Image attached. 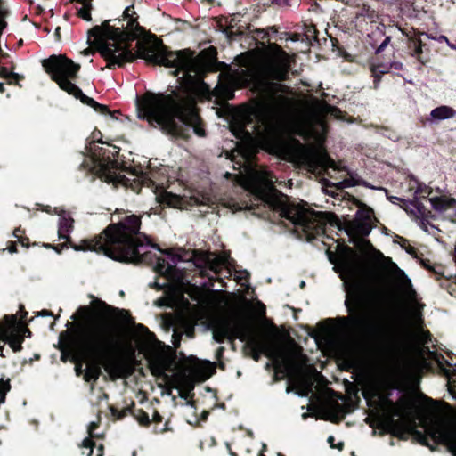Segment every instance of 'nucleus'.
I'll return each instance as SVG.
<instances>
[{
    "instance_id": "nucleus-1",
    "label": "nucleus",
    "mask_w": 456,
    "mask_h": 456,
    "mask_svg": "<svg viewBox=\"0 0 456 456\" xmlns=\"http://www.w3.org/2000/svg\"><path fill=\"white\" fill-rule=\"evenodd\" d=\"M122 214L125 216L118 222L110 224L99 235L82 240L79 244L72 242L68 235L73 228V219L62 217L59 238L67 240L76 251L89 250L118 262L151 266L166 281L160 284L154 281L149 285H227L224 281L232 277L237 285H244V270L229 267L225 258L199 249H161L140 232V216Z\"/></svg>"
},
{
    "instance_id": "nucleus-2",
    "label": "nucleus",
    "mask_w": 456,
    "mask_h": 456,
    "mask_svg": "<svg viewBox=\"0 0 456 456\" xmlns=\"http://www.w3.org/2000/svg\"><path fill=\"white\" fill-rule=\"evenodd\" d=\"M252 37L256 45L263 48L260 58L250 70L253 87L258 96L256 110L259 122L265 126L261 147L281 159L316 167L320 160L317 150L303 144L294 136L286 135L273 124L289 103L288 94L291 90L283 82L289 79L290 57L280 45L270 42L268 29L256 28L252 31Z\"/></svg>"
},
{
    "instance_id": "nucleus-3",
    "label": "nucleus",
    "mask_w": 456,
    "mask_h": 456,
    "mask_svg": "<svg viewBox=\"0 0 456 456\" xmlns=\"http://www.w3.org/2000/svg\"><path fill=\"white\" fill-rule=\"evenodd\" d=\"M77 314L81 320L77 322L71 347L81 353L83 359L92 362L85 370L84 380L96 383L102 374V368L113 379L129 374L131 370L125 353L129 351L130 356L134 357V349L130 344L125 346L107 317L116 314L124 322L134 325L142 332L149 333L148 328L141 323L135 324L128 310L114 307L101 300L94 307L79 306Z\"/></svg>"
},
{
    "instance_id": "nucleus-4",
    "label": "nucleus",
    "mask_w": 456,
    "mask_h": 456,
    "mask_svg": "<svg viewBox=\"0 0 456 456\" xmlns=\"http://www.w3.org/2000/svg\"><path fill=\"white\" fill-rule=\"evenodd\" d=\"M100 27L103 28L107 40L101 41L99 53L107 61L106 68L109 69L122 68L126 63L140 58L149 64L175 68L172 72L175 77L183 72V78L191 84H199L203 82L216 59V50L213 46L202 50L197 55L189 48L170 51L156 35L139 40L136 44L137 51L134 53L131 49V42L135 40L134 34L110 25V20H104Z\"/></svg>"
},
{
    "instance_id": "nucleus-5",
    "label": "nucleus",
    "mask_w": 456,
    "mask_h": 456,
    "mask_svg": "<svg viewBox=\"0 0 456 456\" xmlns=\"http://www.w3.org/2000/svg\"><path fill=\"white\" fill-rule=\"evenodd\" d=\"M345 305L348 315L336 319L327 318L318 323L324 334L331 331L336 321L355 342L378 346L388 342L395 326L403 316V308L383 297L378 289H409L415 294L414 287H344Z\"/></svg>"
},
{
    "instance_id": "nucleus-6",
    "label": "nucleus",
    "mask_w": 456,
    "mask_h": 456,
    "mask_svg": "<svg viewBox=\"0 0 456 456\" xmlns=\"http://www.w3.org/2000/svg\"><path fill=\"white\" fill-rule=\"evenodd\" d=\"M136 110L140 119L172 136L187 139L190 128L199 137L207 135L196 102L187 94L146 91L136 97Z\"/></svg>"
},
{
    "instance_id": "nucleus-7",
    "label": "nucleus",
    "mask_w": 456,
    "mask_h": 456,
    "mask_svg": "<svg viewBox=\"0 0 456 456\" xmlns=\"http://www.w3.org/2000/svg\"><path fill=\"white\" fill-rule=\"evenodd\" d=\"M333 269L342 278V285H412L403 270L378 251L374 258L361 257L350 247L338 254L327 251Z\"/></svg>"
},
{
    "instance_id": "nucleus-8",
    "label": "nucleus",
    "mask_w": 456,
    "mask_h": 456,
    "mask_svg": "<svg viewBox=\"0 0 456 456\" xmlns=\"http://www.w3.org/2000/svg\"><path fill=\"white\" fill-rule=\"evenodd\" d=\"M42 66L51 77V79L56 82L61 90L80 100L82 103L92 107L96 112L102 115H110L111 117H114L115 113H120L119 110L111 112L107 105L101 104L86 95L77 86L72 83V80L77 77L81 67L66 55L53 54L42 61Z\"/></svg>"
},
{
    "instance_id": "nucleus-9",
    "label": "nucleus",
    "mask_w": 456,
    "mask_h": 456,
    "mask_svg": "<svg viewBox=\"0 0 456 456\" xmlns=\"http://www.w3.org/2000/svg\"><path fill=\"white\" fill-rule=\"evenodd\" d=\"M323 212H317L301 201L289 204L281 209V216L290 221L296 227L300 228L306 240L312 241L325 233L326 219Z\"/></svg>"
},
{
    "instance_id": "nucleus-10",
    "label": "nucleus",
    "mask_w": 456,
    "mask_h": 456,
    "mask_svg": "<svg viewBox=\"0 0 456 456\" xmlns=\"http://www.w3.org/2000/svg\"><path fill=\"white\" fill-rule=\"evenodd\" d=\"M118 166V163L116 160H113L108 157L107 159H103L95 164L93 170L102 181L108 183H119L124 186H130L133 191L140 190L141 185L146 183L147 181L150 180L148 178L147 173L142 171L141 167L139 170L134 168L130 173L136 176L138 179H141L142 182L134 180L135 186H133L129 178L126 177L124 175L117 173Z\"/></svg>"
},
{
    "instance_id": "nucleus-11",
    "label": "nucleus",
    "mask_w": 456,
    "mask_h": 456,
    "mask_svg": "<svg viewBox=\"0 0 456 456\" xmlns=\"http://www.w3.org/2000/svg\"><path fill=\"white\" fill-rule=\"evenodd\" d=\"M244 342H246V346L250 349L251 357L254 361L258 362L262 354L273 357L278 342L277 327L273 324V330L258 334L254 332L252 323H250Z\"/></svg>"
},
{
    "instance_id": "nucleus-12",
    "label": "nucleus",
    "mask_w": 456,
    "mask_h": 456,
    "mask_svg": "<svg viewBox=\"0 0 456 456\" xmlns=\"http://www.w3.org/2000/svg\"><path fill=\"white\" fill-rule=\"evenodd\" d=\"M251 321L239 311L232 319H225L213 330V338L217 343H224L226 339L235 338L245 341L248 336V328Z\"/></svg>"
},
{
    "instance_id": "nucleus-13",
    "label": "nucleus",
    "mask_w": 456,
    "mask_h": 456,
    "mask_svg": "<svg viewBox=\"0 0 456 456\" xmlns=\"http://www.w3.org/2000/svg\"><path fill=\"white\" fill-rule=\"evenodd\" d=\"M427 434L437 444L447 446L456 456V428L443 424H433L427 428Z\"/></svg>"
},
{
    "instance_id": "nucleus-14",
    "label": "nucleus",
    "mask_w": 456,
    "mask_h": 456,
    "mask_svg": "<svg viewBox=\"0 0 456 456\" xmlns=\"http://www.w3.org/2000/svg\"><path fill=\"white\" fill-rule=\"evenodd\" d=\"M110 411L116 419H122L128 414H131L141 426L149 427L151 424L149 414L142 409H136L134 402H132L131 406L125 407L121 411L111 405L110 406Z\"/></svg>"
},
{
    "instance_id": "nucleus-15",
    "label": "nucleus",
    "mask_w": 456,
    "mask_h": 456,
    "mask_svg": "<svg viewBox=\"0 0 456 456\" xmlns=\"http://www.w3.org/2000/svg\"><path fill=\"white\" fill-rule=\"evenodd\" d=\"M72 318L77 321L73 324L71 332H69L68 330H66L61 334V337H62L64 335H67V337H68V342H67V345L65 346V348H64V346L61 348V360L63 362H66L68 360H70L72 362H77L78 359L83 358V354L81 353L72 349V347H71L72 346L71 341H72L73 338L75 337V332H76L77 322L81 320L77 314V311L76 312L75 314L72 315Z\"/></svg>"
},
{
    "instance_id": "nucleus-16",
    "label": "nucleus",
    "mask_w": 456,
    "mask_h": 456,
    "mask_svg": "<svg viewBox=\"0 0 456 456\" xmlns=\"http://www.w3.org/2000/svg\"><path fill=\"white\" fill-rule=\"evenodd\" d=\"M0 322L6 324V343L9 344L13 352H20L22 349L23 339L11 332V330L13 329L18 323L17 315L6 314L4 316Z\"/></svg>"
},
{
    "instance_id": "nucleus-17",
    "label": "nucleus",
    "mask_w": 456,
    "mask_h": 456,
    "mask_svg": "<svg viewBox=\"0 0 456 456\" xmlns=\"http://www.w3.org/2000/svg\"><path fill=\"white\" fill-rule=\"evenodd\" d=\"M402 33L408 37V48L411 51V55L412 57H416L418 61L420 62L422 65H426L429 59L424 58L423 53V47L426 45L422 40L419 37H409V35L403 29L400 28Z\"/></svg>"
},
{
    "instance_id": "nucleus-18",
    "label": "nucleus",
    "mask_w": 456,
    "mask_h": 456,
    "mask_svg": "<svg viewBox=\"0 0 456 456\" xmlns=\"http://www.w3.org/2000/svg\"><path fill=\"white\" fill-rule=\"evenodd\" d=\"M371 229L370 224L360 221L359 219H354L348 224L346 232L349 236L364 237L370 234Z\"/></svg>"
},
{
    "instance_id": "nucleus-19",
    "label": "nucleus",
    "mask_w": 456,
    "mask_h": 456,
    "mask_svg": "<svg viewBox=\"0 0 456 456\" xmlns=\"http://www.w3.org/2000/svg\"><path fill=\"white\" fill-rule=\"evenodd\" d=\"M79 447L84 449L82 454H86V456H104V445L102 444L96 445L91 437H86Z\"/></svg>"
},
{
    "instance_id": "nucleus-20",
    "label": "nucleus",
    "mask_w": 456,
    "mask_h": 456,
    "mask_svg": "<svg viewBox=\"0 0 456 456\" xmlns=\"http://www.w3.org/2000/svg\"><path fill=\"white\" fill-rule=\"evenodd\" d=\"M456 116V110L447 105H441L433 109L430 112L431 120H444Z\"/></svg>"
},
{
    "instance_id": "nucleus-21",
    "label": "nucleus",
    "mask_w": 456,
    "mask_h": 456,
    "mask_svg": "<svg viewBox=\"0 0 456 456\" xmlns=\"http://www.w3.org/2000/svg\"><path fill=\"white\" fill-rule=\"evenodd\" d=\"M429 201L432 208L437 211H445L454 208L456 205V200L453 198L434 197L429 199Z\"/></svg>"
},
{
    "instance_id": "nucleus-22",
    "label": "nucleus",
    "mask_w": 456,
    "mask_h": 456,
    "mask_svg": "<svg viewBox=\"0 0 456 456\" xmlns=\"http://www.w3.org/2000/svg\"><path fill=\"white\" fill-rule=\"evenodd\" d=\"M149 368L153 376L160 377L164 375L167 370V362L161 356H159L157 359L149 362Z\"/></svg>"
},
{
    "instance_id": "nucleus-23",
    "label": "nucleus",
    "mask_w": 456,
    "mask_h": 456,
    "mask_svg": "<svg viewBox=\"0 0 456 456\" xmlns=\"http://www.w3.org/2000/svg\"><path fill=\"white\" fill-rule=\"evenodd\" d=\"M163 421V417L155 410L152 415V419H151V423H154V430L153 432L156 434H162L167 431H172V428H169L170 420L167 419L162 427H159V424Z\"/></svg>"
},
{
    "instance_id": "nucleus-24",
    "label": "nucleus",
    "mask_w": 456,
    "mask_h": 456,
    "mask_svg": "<svg viewBox=\"0 0 456 456\" xmlns=\"http://www.w3.org/2000/svg\"><path fill=\"white\" fill-rule=\"evenodd\" d=\"M373 218V209L370 207L362 203L359 207V209L356 212V216L354 219H359L360 221L367 222L371 224Z\"/></svg>"
},
{
    "instance_id": "nucleus-25",
    "label": "nucleus",
    "mask_w": 456,
    "mask_h": 456,
    "mask_svg": "<svg viewBox=\"0 0 456 456\" xmlns=\"http://www.w3.org/2000/svg\"><path fill=\"white\" fill-rule=\"evenodd\" d=\"M387 403L393 409V414L391 417H389L387 424V425L380 424V427L386 428V432L391 433L394 436H395L396 435L395 432L393 429H391L390 428L397 425V421L394 419V417H399L401 415V411H400V410H398L395 407V405L392 400L387 399Z\"/></svg>"
},
{
    "instance_id": "nucleus-26",
    "label": "nucleus",
    "mask_w": 456,
    "mask_h": 456,
    "mask_svg": "<svg viewBox=\"0 0 456 456\" xmlns=\"http://www.w3.org/2000/svg\"><path fill=\"white\" fill-rule=\"evenodd\" d=\"M424 351L428 354L431 359L436 362V363L445 375H449V370L444 368V363H446L447 365L451 364L445 360L442 354L430 351L428 346H424Z\"/></svg>"
},
{
    "instance_id": "nucleus-27",
    "label": "nucleus",
    "mask_w": 456,
    "mask_h": 456,
    "mask_svg": "<svg viewBox=\"0 0 456 456\" xmlns=\"http://www.w3.org/2000/svg\"><path fill=\"white\" fill-rule=\"evenodd\" d=\"M121 28L124 29V31L130 32L134 35L135 39L138 37L139 33H142L144 31V28L140 26L137 18H130L127 20L126 27L124 28V25L122 24Z\"/></svg>"
},
{
    "instance_id": "nucleus-28",
    "label": "nucleus",
    "mask_w": 456,
    "mask_h": 456,
    "mask_svg": "<svg viewBox=\"0 0 456 456\" xmlns=\"http://www.w3.org/2000/svg\"><path fill=\"white\" fill-rule=\"evenodd\" d=\"M336 409H337L338 416L332 419V422H334V423H339L342 419H344V418L346 417V414H349L354 411V408L349 403L344 404V405L337 403Z\"/></svg>"
},
{
    "instance_id": "nucleus-29",
    "label": "nucleus",
    "mask_w": 456,
    "mask_h": 456,
    "mask_svg": "<svg viewBox=\"0 0 456 456\" xmlns=\"http://www.w3.org/2000/svg\"><path fill=\"white\" fill-rule=\"evenodd\" d=\"M411 205H412L418 211L419 215L423 219H427L432 216L431 211L428 210L422 202H420L417 198L413 200L409 201Z\"/></svg>"
},
{
    "instance_id": "nucleus-30",
    "label": "nucleus",
    "mask_w": 456,
    "mask_h": 456,
    "mask_svg": "<svg viewBox=\"0 0 456 456\" xmlns=\"http://www.w3.org/2000/svg\"><path fill=\"white\" fill-rule=\"evenodd\" d=\"M88 37H94L96 43H97V49L99 50L101 47V41L106 40L105 36L103 34V28L100 27L99 25L94 26L89 31H88Z\"/></svg>"
},
{
    "instance_id": "nucleus-31",
    "label": "nucleus",
    "mask_w": 456,
    "mask_h": 456,
    "mask_svg": "<svg viewBox=\"0 0 456 456\" xmlns=\"http://www.w3.org/2000/svg\"><path fill=\"white\" fill-rule=\"evenodd\" d=\"M153 289H156L157 290H162L164 289H173L175 291L179 293H189L190 289H202L210 291L214 287H152Z\"/></svg>"
},
{
    "instance_id": "nucleus-32",
    "label": "nucleus",
    "mask_w": 456,
    "mask_h": 456,
    "mask_svg": "<svg viewBox=\"0 0 456 456\" xmlns=\"http://www.w3.org/2000/svg\"><path fill=\"white\" fill-rule=\"evenodd\" d=\"M318 30L314 24L305 25L304 34L306 39L310 42L315 41L318 42Z\"/></svg>"
},
{
    "instance_id": "nucleus-33",
    "label": "nucleus",
    "mask_w": 456,
    "mask_h": 456,
    "mask_svg": "<svg viewBox=\"0 0 456 456\" xmlns=\"http://www.w3.org/2000/svg\"><path fill=\"white\" fill-rule=\"evenodd\" d=\"M92 9H93L92 4L91 5H89V4L83 5L82 7L77 9V17H79L80 19H82L84 20L91 21L92 20V15H91Z\"/></svg>"
},
{
    "instance_id": "nucleus-34",
    "label": "nucleus",
    "mask_w": 456,
    "mask_h": 456,
    "mask_svg": "<svg viewBox=\"0 0 456 456\" xmlns=\"http://www.w3.org/2000/svg\"><path fill=\"white\" fill-rule=\"evenodd\" d=\"M370 70L371 73V77H373V88L378 89L382 78V76L384 75V71H380L377 69H372L370 67Z\"/></svg>"
},
{
    "instance_id": "nucleus-35",
    "label": "nucleus",
    "mask_w": 456,
    "mask_h": 456,
    "mask_svg": "<svg viewBox=\"0 0 456 456\" xmlns=\"http://www.w3.org/2000/svg\"><path fill=\"white\" fill-rule=\"evenodd\" d=\"M6 324L4 322H0V342L6 343ZM4 346L0 345V356L5 357L4 354Z\"/></svg>"
},
{
    "instance_id": "nucleus-36",
    "label": "nucleus",
    "mask_w": 456,
    "mask_h": 456,
    "mask_svg": "<svg viewBox=\"0 0 456 456\" xmlns=\"http://www.w3.org/2000/svg\"><path fill=\"white\" fill-rule=\"evenodd\" d=\"M254 311L259 318H265L266 308L265 304L257 300L254 305Z\"/></svg>"
},
{
    "instance_id": "nucleus-37",
    "label": "nucleus",
    "mask_w": 456,
    "mask_h": 456,
    "mask_svg": "<svg viewBox=\"0 0 456 456\" xmlns=\"http://www.w3.org/2000/svg\"><path fill=\"white\" fill-rule=\"evenodd\" d=\"M372 69H379L380 71H384V75L389 73L390 68L389 64L384 63V62H378V63H370V65Z\"/></svg>"
},
{
    "instance_id": "nucleus-38",
    "label": "nucleus",
    "mask_w": 456,
    "mask_h": 456,
    "mask_svg": "<svg viewBox=\"0 0 456 456\" xmlns=\"http://www.w3.org/2000/svg\"><path fill=\"white\" fill-rule=\"evenodd\" d=\"M135 14V12L134 11V5L127 6L125 11L123 12V19L118 20L119 22L125 20H129L130 18H134L133 15Z\"/></svg>"
},
{
    "instance_id": "nucleus-39",
    "label": "nucleus",
    "mask_w": 456,
    "mask_h": 456,
    "mask_svg": "<svg viewBox=\"0 0 456 456\" xmlns=\"http://www.w3.org/2000/svg\"><path fill=\"white\" fill-rule=\"evenodd\" d=\"M11 390V380L10 379H0V392L7 394Z\"/></svg>"
},
{
    "instance_id": "nucleus-40",
    "label": "nucleus",
    "mask_w": 456,
    "mask_h": 456,
    "mask_svg": "<svg viewBox=\"0 0 456 456\" xmlns=\"http://www.w3.org/2000/svg\"><path fill=\"white\" fill-rule=\"evenodd\" d=\"M327 441L331 448H337L339 451H342L344 449V446H345L344 443L339 442L338 444H336L335 437L333 436H330L328 437Z\"/></svg>"
},
{
    "instance_id": "nucleus-41",
    "label": "nucleus",
    "mask_w": 456,
    "mask_h": 456,
    "mask_svg": "<svg viewBox=\"0 0 456 456\" xmlns=\"http://www.w3.org/2000/svg\"><path fill=\"white\" fill-rule=\"evenodd\" d=\"M67 243H69L67 240H66L65 243L58 244L56 246L49 244V243H46V244H44V247L46 248H53L56 252L61 253V250L67 246Z\"/></svg>"
},
{
    "instance_id": "nucleus-42",
    "label": "nucleus",
    "mask_w": 456,
    "mask_h": 456,
    "mask_svg": "<svg viewBox=\"0 0 456 456\" xmlns=\"http://www.w3.org/2000/svg\"><path fill=\"white\" fill-rule=\"evenodd\" d=\"M390 41H391V37H389V36L386 37L385 39L383 40V42L377 48L376 53L379 54V53H382L385 50V48L387 47V45L390 43Z\"/></svg>"
},
{
    "instance_id": "nucleus-43",
    "label": "nucleus",
    "mask_w": 456,
    "mask_h": 456,
    "mask_svg": "<svg viewBox=\"0 0 456 456\" xmlns=\"http://www.w3.org/2000/svg\"><path fill=\"white\" fill-rule=\"evenodd\" d=\"M99 428V422H95V421H92L89 425H88V434H89V437H91L93 439V437H95L97 436L96 435L94 434V431L95 429H97Z\"/></svg>"
},
{
    "instance_id": "nucleus-44",
    "label": "nucleus",
    "mask_w": 456,
    "mask_h": 456,
    "mask_svg": "<svg viewBox=\"0 0 456 456\" xmlns=\"http://www.w3.org/2000/svg\"><path fill=\"white\" fill-rule=\"evenodd\" d=\"M432 335L428 330H425L421 334V342L424 346L431 341Z\"/></svg>"
},
{
    "instance_id": "nucleus-45",
    "label": "nucleus",
    "mask_w": 456,
    "mask_h": 456,
    "mask_svg": "<svg viewBox=\"0 0 456 456\" xmlns=\"http://www.w3.org/2000/svg\"><path fill=\"white\" fill-rule=\"evenodd\" d=\"M75 362H76V366H75L76 375L77 376H81L82 374L84 375L85 370L83 369V362H80L79 359Z\"/></svg>"
},
{
    "instance_id": "nucleus-46",
    "label": "nucleus",
    "mask_w": 456,
    "mask_h": 456,
    "mask_svg": "<svg viewBox=\"0 0 456 456\" xmlns=\"http://www.w3.org/2000/svg\"><path fill=\"white\" fill-rule=\"evenodd\" d=\"M20 311L21 313L20 319V324L25 325L28 312L25 310V307L23 305H20Z\"/></svg>"
},
{
    "instance_id": "nucleus-47",
    "label": "nucleus",
    "mask_w": 456,
    "mask_h": 456,
    "mask_svg": "<svg viewBox=\"0 0 456 456\" xmlns=\"http://www.w3.org/2000/svg\"><path fill=\"white\" fill-rule=\"evenodd\" d=\"M428 193L429 195L431 193V189L426 185H419L416 190V194H423Z\"/></svg>"
},
{
    "instance_id": "nucleus-48",
    "label": "nucleus",
    "mask_w": 456,
    "mask_h": 456,
    "mask_svg": "<svg viewBox=\"0 0 456 456\" xmlns=\"http://www.w3.org/2000/svg\"><path fill=\"white\" fill-rule=\"evenodd\" d=\"M405 251L414 256V257H417V255H418V249L416 248H414L413 246L408 244L405 248H404Z\"/></svg>"
},
{
    "instance_id": "nucleus-49",
    "label": "nucleus",
    "mask_w": 456,
    "mask_h": 456,
    "mask_svg": "<svg viewBox=\"0 0 456 456\" xmlns=\"http://www.w3.org/2000/svg\"><path fill=\"white\" fill-rule=\"evenodd\" d=\"M389 68L394 70H402L403 69V64L400 61H392L389 63Z\"/></svg>"
},
{
    "instance_id": "nucleus-50",
    "label": "nucleus",
    "mask_w": 456,
    "mask_h": 456,
    "mask_svg": "<svg viewBox=\"0 0 456 456\" xmlns=\"http://www.w3.org/2000/svg\"><path fill=\"white\" fill-rule=\"evenodd\" d=\"M18 241L20 243L22 247L28 248L29 247V239L24 235H21L20 238H19Z\"/></svg>"
},
{
    "instance_id": "nucleus-51",
    "label": "nucleus",
    "mask_w": 456,
    "mask_h": 456,
    "mask_svg": "<svg viewBox=\"0 0 456 456\" xmlns=\"http://www.w3.org/2000/svg\"><path fill=\"white\" fill-rule=\"evenodd\" d=\"M25 234V230L22 229L20 226V227H17L14 229L13 231V236L19 240V238L21 237V235H24Z\"/></svg>"
},
{
    "instance_id": "nucleus-52",
    "label": "nucleus",
    "mask_w": 456,
    "mask_h": 456,
    "mask_svg": "<svg viewBox=\"0 0 456 456\" xmlns=\"http://www.w3.org/2000/svg\"><path fill=\"white\" fill-rule=\"evenodd\" d=\"M7 249H8V251L11 254L16 253L17 252V244H16V242L15 241H9Z\"/></svg>"
},
{
    "instance_id": "nucleus-53",
    "label": "nucleus",
    "mask_w": 456,
    "mask_h": 456,
    "mask_svg": "<svg viewBox=\"0 0 456 456\" xmlns=\"http://www.w3.org/2000/svg\"><path fill=\"white\" fill-rule=\"evenodd\" d=\"M224 353V347L219 346L216 351V359L220 361Z\"/></svg>"
},
{
    "instance_id": "nucleus-54",
    "label": "nucleus",
    "mask_w": 456,
    "mask_h": 456,
    "mask_svg": "<svg viewBox=\"0 0 456 456\" xmlns=\"http://www.w3.org/2000/svg\"><path fill=\"white\" fill-rule=\"evenodd\" d=\"M438 40H439V42H444H444H446V43H447V45H448L452 49H456V45H454L451 44V43L449 42V40H448L447 37H445V36H440Z\"/></svg>"
},
{
    "instance_id": "nucleus-55",
    "label": "nucleus",
    "mask_w": 456,
    "mask_h": 456,
    "mask_svg": "<svg viewBox=\"0 0 456 456\" xmlns=\"http://www.w3.org/2000/svg\"><path fill=\"white\" fill-rule=\"evenodd\" d=\"M398 243L401 245L403 248H404L409 244L408 240L403 237L398 236Z\"/></svg>"
},
{
    "instance_id": "nucleus-56",
    "label": "nucleus",
    "mask_w": 456,
    "mask_h": 456,
    "mask_svg": "<svg viewBox=\"0 0 456 456\" xmlns=\"http://www.w3.org/2000/svg\"><path fill=\"white\" fill-rule=\"evenodd\" d=\"M37 315H41V316H53V313L51 311L44 309L41 312H39L37 314Z\"/></svg>"
},
{
    "instance_id": "nucleus-57",
    "label": "nucleus",
    "mask_w": 456,
    "mask_h": 456,
    "mask_svg": "<svg viewBox=\"0 0 456 456\" xmlns=\"http://www.w3.org/2000/svg\"><path fill=\"white\" fill-rule=\"evenodd\" d=\"M266 29L269 31V39H271L272 35L278 33V30L275 27H268Z\"/></svg>"
},
{
    "instance_id": "nucleus-58",
    "label": "nucleus",
    "mask_w": 456,
    "mask_h": 456,
    "mask_svg": "<svg viewBox=\"0 0 456 456\" xmlns=\"http://www.w3.org/2000/svg\"><path fill=\"white\" fill-rule=\"evenodd\" d=\"M72 2L79 3L82 5L92 4L93 0H71Z\"/></svg>"
},
{
    "instance_id": "nucleus-59",
    "label": "nucleus",
    "mask_w": 456,
    "mask_h": 456,
    "mask_svg": "<svg viewBox=\"0 0 456 456\" xmlns=\"http://www.w3.org/2000/svg\"><path fill=\"white\" fill-rule=\"evenodd\" d=\"M389 200L392 202V203H395L396 201H401V202H403V203H406V201L399 197H390L389 198Z\"/></svg>"
},
{
    "instance_id": "nucleus-60",
    "label": "nucleus",
    "mask_w": 456,
    "mask_h": 456,
    "mask_svg": "<svg viewBox=\"0 0 456 456\" xmlns=\"http://www.w3.org/2000/svg\"><path fill=\"white\" fill-rule=\"evenodd\" d=\"M6 395L4 392H0V405L5 403L6 400Z\"/></svg>"
},
{
    "instance_id": "nucleus-61",
    "label": "nucleus",
    "mask_w": 456,
    "mask_h": 456,
    "mask_svg": "<svg viewBox=\"0 0 456 456\" xmlns=\"http://www.w3.org/2000/svg\"><path fill=\"white\" fill-rule=\"evenodd\" d=\"M288 2V0H272V3L276 4L278 5L284 4Z\"/></svg>"
},
{
    "instance_id": "nucleus-62",
    "label": "nucleus",
    "mask_w": 456,
    "mask_h": 456,
    "mask_svg": "<svg viewBox=\"0 0 456 456\" xmlns=\"http://www.w3.org/2000/svg\"><path fill=\"white\" fill-rule=\"evenodd\" d=\"M330 40L332 42V46L333 47H337L338 45V40L337 38H335V37H330Z\"/></svg>"
},
{
    "instance_id": "nucleus-63",
    "label": "nucleus",
    "mask_w": 456,
    "mask_h": 456,
    "mask_svg": "<svg viewBox=\"0 0 456 456\" xmlns=\"http://www.w3.org/2000/svg\"><path fill=\"white\" fill-rule=\"evenodd\" d=\"M55 36L57 37L58 39H60L61 37V28L58 27L56 29H55V32H54Z\"/></svg>"
},
{
    "instance_id": "nucleus-64",
    "label": "nucleus",
    "mask_w": 456,
    "mask_h": 456,
    "mask_svg": "<svg viewBox=\"0 0 456 456\" xmlns=\"http://www.w3.org/2000/svg\"><path fill=\"white\" fill-rule=\"evenodd\" d=\"M5 91L4 84L0 82V93H4Z\"/></svg>"
}]
</instances>
